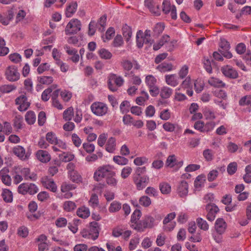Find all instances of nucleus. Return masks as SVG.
Instances as JSON below:
<instances>
[{
	"label": "nucleus",
	"mask_w": 251,
	"mask_h": 251,
	"mask_svg": "<svg viewBox=\"0 0 251 251\" xmlns=\"http://www.w3.org/2000/svg\"><path fill=\"white\" fill-rule=\"evenodd\" d=\"M193 83L190 76L186 77L181 84V87L183 88H192Z\"/></svg>",
	"instance_id": "obj_57"
},
{
	"label": "nucleus",
	"mask_w": 251,
	"mask_h": 251,
	"mask_svg": "<svg viewBox=\"0 0 251 251\" xmlns=\"http://www.w3.org/2000/svg\"><path fill=\"white\" fill-rule=\"evenodd\" d=\"M121 208V203L117 201H113L110 205L108 210L111 213L116 212Z\"/></svg>",
	"instance_id": "obj_41"
},
{
	"label": "nucleus",
	"mask_w": 251,
	"mask_h": 251,
	"mask_svg": "<svg viewBox=\"0 0 251 251\" xmlns=\"http://www.w3.org/2000/svg\"><path fill=\"white\" fill-rule=\"evenodd\" d=\"M25 120L29 125L33 124L36 120V116L32 111H28L25 115Z\"/></svg>",
	"instance_id": "obj_33"
},
{
	"label": "nucleus",
	"mask_w": 251,
	"mask_h": 251,
	"mask_svg": "<svg viewBox=\"0 0 251 251\" xmlns=\"http://www.w3.org/2000/svg\"><path fill=\"white\" fill-rule=\"evenodd\" d=\"M70 179L75 183H79L82 181V177L76 171H72L69 173Z\"/></svg>",
	"instance_id": "obj_39"
},
{
	"label": "nucleus",
	"mask_w": 251,
	"mask_h": 251,
	"mask_svg": "<svg viewBox=\"0 0 251 251\" xmlns=\"http://www.w3.org/2000/svg\"><path fill=\"white\" fill-rule=\"evenodd\" d=\"M240 106L251 107V95H246L242 97L239 101Z\"/></svg>",
	"instance_id": "obj_31"
},
{
	"label": "nucleus",
	"mask_w": 251,
	"mask_h": 251,
	"mask_svg": "<svg viewBox=\"0 0 251 251\" xmlns=\"http://www.w3.org/2000/svg\"><path fill=\"white\" fill-rule=\"evenodd\" d=\"M121 65L125 71H130L133 66V62L127 59H123L121 62Z\"/></svg>",
	"instance_id": "obj_46"
},
{
	"label": "nucleus",
	"mask_w": 251,
	"mask_h": 251,
	"mask_svg": "<svg viewBox=\"0 0 251 251\" xmlns=\"http://www.w3.org/2000/svg\"><path fill=\"white\" fill-rule=\"evenodd\" d=\"M13 153L22 160H27L30 156L28 152L25 153V149L21 146H16L12 149Z\"/></svg>",
	"instance_id": "obj_12"
},
{
	"label": "nucleus",
	"mask_w": 251,
	"mask_h": 251,
	"mask_svg": "<svg viewBox=\"0 0 251 251\" xmlns=\"http://www.w3.org/2000/svg\"><path fill=\"white\" fill-rule=\"evenodd\" d=\"M77 215L82 218L85 219L90 215V211L89 209L85 206L79 207L76 211Z\"/></svg>",
	"instance_id": "obj_26"
},
{
	"label": "nucleus",
	"mask_w": 251,
	"mask_h": 251,
	"mask_svg": "<svg viewBox=\"0 0 251 251\" xmlns=\"http://www.w3.org/2000/svg\"><path fill=\"white\" fill-rule=\"evenodd\" d=\"M164 27L165 26L164 24L161 23H157L153 28L154 35L158 36L163 32L164 29Z\"/></svg>",
	"instance_id": "obj_52"
},
{
	"label": "nucleus",
	"mask_w": 251,
	"mask_h": 251,
	"mask_svg": "<svg viewBox=\"0 0 251 251\" xmlns=\"http://www.w3.org/2000/svg\"><path fill=\"white\" fill-rule=\"evenodd\" d=\"M208 83L214 87L224 88L226 84L219 78L212 77L208 80Z\"/></svg>",
	"instance_id": "obj_24"
},
{
	"label": "nucleus",
	"mask_w": 251,
	"mask_h": 251,
	"mask_svg": "<svg viewBox=\"0 0 251 251\" xmlns=\"http://www.w3.org/2000/svg\"><path fill=\"white\" fill-rule=\"evenodd\" d=\"M46 140L50 143L54 144L57 143V138L55 134L52 132H49L46 134Z\"/></svg>",
	"instance_id": "obj_50"
},
{
	"label": "nucleus",
	"mask_w": 251,
	"mask_h": 251,
	"mask_svg": "<svg viewBox=\"0 0 251 251\" xmlns=\"http://www.w3.org/2000/svg\"><path fill=\"white\" fill-rule=\"evenodd\" d=\"M9 169L7 167H4L0 171V180L6 186L11 185L12 179L9 175Z\"/></svg>",
	"instance_id": "obj_13"
},
{
	"label": "nucleus",
	"mask_w": 251,
	"mask_h": 251,
	"mask_svg": "<svg viewBox=\"0 0 251 251\" xmlns=\"http://www.w3.org/2000/svg\"><path fill=\"white\" fill-rule=\"evenodd\" d=\"M54 166H50L48 170L49 174L52 176L55 175L58 171V167L60 166L59 161L58 160H54Z\"/></svg>",
	"instance_id": "obj_48"
},
{
	"label": "nucleus",
	"mask_w": 251,
	"mask_h": 251,
	"mask_svg": "<svg viewBox=\"0 0 251 251\" xmlns=\"http://www.w3.org/2000/svg\"><path fill=\"white\" fill-rule=\"evenodd\" d=\"M188 73V67L187 65H184L178 72V78L183 79Z\"/></svg>",
	"instance_id": "obj_55"
},
{
	"label": "nucleus",
	"mask_w": 251,
	"mask_h": 251,
	"mask_svg": "<svg viewBox=\"0 0 251 251\" xmlns=\"http://www.w3.org/2000/svg\"><path fill=\"white\" fill-rule=\"evenodd\" d=\"M173 90L167 86L163 87L160 92V95L163 99H168L172 95Z\"/></svg>",
	"instance_id": "obj_32"
},
{
	"label": "nucleus",
	"mask_w": 251,
	"mask_h": 251,
	"mask_svg": "<svg viewBox=\"0 0 251 251\" xmlns=\"http://www.w3.org/2000/svg\"><path fill=\"white\" fill-rule=\"evenodd\" d=\"M133 181L138 190H142L149 182V178L147 176H134Z\"/></svg>",
	"instance_id": "obj_9"
},
{
	"label": "nucleus",
	"mask_w": 251,
	"mask_h": 251,
	"mask_svg": "<svg viewBox=\"0 0 251 251\" xmlns=\"http://www.w3.org/2000/svg\"><path fill=\"white\" fill-rule=\"evenodd\" d=\"M141 216V212L139 210H135L131 218V222L133 224L137 222Z\"/></svg>",
	"instance_id": "obj_59"
},
{
	"label": "nucleus",
	"mask_w": 251,
	"mask_h": 251,
	"mask_svg": "<svg viewBox=\"0 0 251 251\" xmlns=\"http://www.w3.org/2000/svg\"><path fill=\"white\" fill-rule=\"evenodd\" d=\"M74 116V109L72 107H69L63 112V118L65 121H70Z\"/></svg>",
	"instance_id": "obj_42"
},
{
	"label": "nucleus",
	"mask_w": 251,
	"mask_h": 251,
	"mask_svg": "<svg viewBox=\"0 0 251 251\" xmlns=\"http://www.w3.org/2000/svg\"><path fill=\"white\" fill-rule=\"evenodd\" d=\"M14 16V14L12 10L0 14V23L5 25H8L10 21L13 18Z\"/></svg>",
	"instance_id": "obj_16"
},
{
	"label": "nucleus",
	"mask_w": 251,
	"mask_h": 251,
	"mask_svg": "<svg viewBox=\"0 0 251 251\" xmlns=\"http://www.w3.org/2000/svg\"><path fill=\"white\" fill-rule=\"evenodd\" d=\"M24 175L25 179H31L35 180L36 179V175L34 173H30V170L28 168H24L21 171Z\"/></svg>",
	"instance_id": "obj_35"
},
{
	"label": "nucleus",
	"mask_w": 251,
	"mask_h": 251,
	"mask_svg": "<svg viewBox=\"0 0 251 251\" xmlns=\"http://www.w3.org/2000/svg\"><path fill=\"white\" fill-rule=\"evenodd\" d=\"M170 36L168 35H164L158 43L153 45V49L154 50H158L165 43L170 41Z\"/></svg>",
	"instance_id": "obj_28"
},
{
	"label": "nucleus",
	"mask_w": 251,
	"mask_h": 251,
	"mask_svg": "<svg viewBox=\"0 0 251 251\" xmlns=\"http://www.w3.org/2000/svg\"><path fill=\"white\" fill-rule=\"evenodd\" d=\"M227 227V224L223 218H218L215 224V229L219 234H223Z\"/></svg>",
	"instance_id": "obj_15"
},
{
	"label": "nucleus",
	"mask_w": 251,
	"mask_h": 251,
	"mask_svg": "<svg viewBox=\"0 0 251 251\" xmlns=\"http://www.w3.org/2000/svg\"><path fill=\"white\" fill-rule=\"evenodd\" d=\"M6 78L10 81H15L20 78V73L14 66L8 67L5 72Z\"/></svg>",
	"instance_id": "obj_8"
},
{
	"label": "nucleus",
	"mask_w": 251,
	"mask_h": 251,
	"mask_svg": "<svg viewBox=\"0 0 251 251\" xmlns=\"http://www.w3.org/2000/svg\"><path fill=\"white\" fill-rule=\"evenodd\" d=\"M145 5L149 9L151 13L157 16L159 15L160 10L159 6L154 2L153 0H145Z\"/></svg>",
	"instance_id": "obj_18"
},
{
	"label": "nucleus",
	"mask_w": 251,
	"mask_h": 251,
	"mask_svg": "<svg viewBox=\"0 0 251 251\" xmlns=\"http://www.w3.org/2000/svg\"><path fill=\"white\" fill-rule=\"evenodd\" d=\"M159 188L161 192L163 194H169L171 190L170 185L166 182L161 183L159 185Z\"/></svg>",
	"instance_id": "obj_45"
},
{
	"label": "nucleus",
	"mask_w": 251,
	"mask_h": 251,
	"mask_svg": "<svg viewBox=\"0 0 251 251\" xmlns=\"http://www.w3.org/2000/svg\"><path fill=\"white\" fill-rule=\"evenodd\" d=\"M139 204L144 207H148L151 204V200L147 196H142L139 201Z\"/></svg>",
	"instance_id": "obj_51"
},
{
	"label": "nucleus",
	"mask_w": 251,
	"mask_h": 251,
	"mask_svg": "<svg viewBox=\"0 0 251 251\" xmlns=\"http://www.w3.org/2000/svg\"><path fill=\"white\" fill-rule=\"evenodd\" d=\"M74 155L69 152H63L61 154L59 155V157L62 161L67 162H70L74 158Z\"/></svg>",
	"instance_id": "obj_44"
},
{
	"label": "nucleus",
	"mask_w": 251,
	"mask_h": 251,
	"mask_svg": "<svg viewBox=\"0 0 251 251\" xmlns=\"http://www.w3.org/2000/svg\"><path fill=\"white\" fill-rule=\"evenodd\" d=\"M1 196L4 201L6 202H11L13 201V194L9 189H3Z\"/></svg>",
	"instance_id": "obj_29"
},
{
	"label": "nucleus",
	"mask_w": 251,
	"mask_h": 251,
	"mask_svg": "<svg viewBox=\"0 0 251 251\" xmlns=\"http://www.w3.org/2000/svg\"><path fill=\"white\" fill-rule=\"evenodd\" d=\"M114 167L109 165L100 166L94 174V179L97 181H99L110 175H114Z\"/></svg>",
	"instance_id": "obj_2"
},
{
	"label": "nucleus",
	"mask_w": 251,
	"mask_h": 251,
	"mask_svg": "<svg viewBox=\"0 0 251 251\" xmlns=\"http://www.w3.org/2000/svg\"><path fill=\"white\" fill-rule=\"evenodd\" d=\"M162 5L163 12L166 14L169 13L172 8L170 2L167 0H164Z\"/></svg>",
	"instance_id": "obj_62"
},
{
	"label": "nucleus",
	"mask_w": 251,
	"mask_h": 251,
	"mask_svg": "<svg viewBox=\"0 0 251 251\" xmlns=\"http://www.w3.org/2000/svg\"><path fill=\"white\" fill-rule=\"evenodd\" d=\"M100 229L99 223L92 222L90 223L87 228H83L81 230L80 234L82 237L94 241L99 237Z\"/></svg>",
	"instance_id": "obj_1"
},
{
	"label": "nucleus",
	"mask_w": 251,
	"mask_h": 251,
	"mask_svg": "<svg viewBox=\"0 0 251 251\" xmlns=\"http://www.w3.org/2000/svg\"><path fill=\"white\" fill-rule=\"evenodd\" d=\"M151 31L146 30L143 33L142 31L139 30L136 34L137 46L139 48H141L144 44H151L153 40L151 38Z\"/></svg>",
	"instance_id": "obj_3"
},
{
	"label": "nucleus",
	"mask_w": 251,
	"mask_h": 251,
	"mask_svg": "<svg viewBox=\"0 0 251 251\" xmlns=\"http://www.w3.org/2000/svg\"><path fill=\"white\" fill-rule=\"evenodd\" d=\"M182 161H178L175 155H169L167 159L166 164L168 167L172 168L175 166H177L179 167L182 165Z\"/></svg>",
	"instance_id": "obj_21"
},
{
	"label": "nucleus",
	"mask_w": 251,
	"mask_h": 251,
	"mask_svg": "<svg viewBox=\"0 0 251 251\" xmlns=\"http://www.w3.org/2000/svg\"><path fill=\"white\" fill-rule=\"evenodd\" d=\"M157 69L158 71L162 73L170 71L173 70V65L171 63L163 62L159 64Z\"/></svg>",
	"instance_id": "obj_30"
},
{
	"label": "nucleus",
	"mask_w": 251,
	"mask_h": 251,
	"mask_svg": "<svg viewBox=\"0 0 251 251\" xmlns=\"http://www.w3.org/2000/svg\"><path fill=\"white\" fill-rule=\"evenodd\" d=\"M52 91V90L50 88L45 90L42 94V100L44 101H48L50 97V94Z\"/></svg>",
	"instance_id": "obj_61"
},
{
	"label": "nucleus",
	"mask_w": 251,
	"mask_h": 251,
	"mask_svg": "<svg viewBox=\"0 0 251 251\" xmlns=\"http://www.w3.org/2000/svg\"><path fill=\"white\" fill-rule=\"evenodd\" d=\"M90 205L93 208L97 207L99 205L98 197L96 194L92 195L89 201Z\"/></svg>",
	"instance_id": "obj_54"
},
{
	"label": "nucleus",
	"mask_w": 251,
	"mask_h": 251,
	"mask_svg": "<svg viewBox=\"0 0 251 251\" xmlns=\"http://www.w3.org/2000/svg\"><path fill=\"white\" fill-rule=\"evenodd\" d=\"M113 161L119 165H126L128 163V159L121 156H115L113 157Z\"/></svg>",
	"instance_id": "obj_53"
},
{
	"label": "nucleus",
	"mask_w": 251,
	"mask_h": 251,
	"mask_svg": "<svg viewBox=\"0 0 251 251\" xmlns=\"http://www.w3.org/2000/svg\"><path fill=\"white\" fill-rule=\"evenodd\" d=\"M98 53L100 58L104 59H110L112 56V54L110 51L103 48L100 50Z\"/></svg>",
	"instance_id": "obj_38"
},
{
	"label": "nucleus",
	"mask_w": 251,
	"mask_h": 251,
	"mask_svg": "<svg viewBox=\"0 0 251 251\" xmlns=\"http://www.w3.org/2000/svg\"><path fill=\"white\" fill-rule=\"evenodd\" d=\"M37 158L41 162L47 163L49 162L51 159V156L49 153L44 150H39L36 153Z\"/></svg>",
	"instance_id": "obj_19"
},
{
	"label": "nucleus",
	"mask_w": 251,
	"mask_h": 251,
	"mask_svg": "<svg viewBox=\"0 0 251 251\" xmlns=\"http://www.w3.org/2000/svg\"><path fill=\"white\" fill-rule=\"evenodd\" d=\"M116 173L114 172V175H110L106 178V183L112 187H116L118 181L115 178Z\"/></svg>",
	"instance_id": "obj_43"
},
{
	"label": "nucleus",
	"mask_w": 251,
	"mask_h": 251,
	"mask_svg": "<svg viewBox=\"0 0 251 251\" xmlns=\"http://www.w3.org/2000/svg\"><path fill=\"white\" fill-rule=\"evenodd\" d=\"M42 183L43 185L46 187V188L50 190L53 192H55L56 191V185L52 180L46 178L42 181Z\"/></svg>",
	"instance_id": "obj_22"
},
{
	"label": "nucleus",
	"mask_w": 251,
	"mask_h": 251,
	"mask_svg": "<svg viewBox=\"0 0 251 251\" xmlns=\"http://www.w3.org/2000/svg\"><path fill=\"white\" fill-rule=\"evenodd\" d=\"M124 82V80L121 76L113 74H110L108 76V88L111 91H116L118 87L123 85Z\"/></svg>",
	"instance_id": "obj_4"
},
{
	"label": "nucleus",
	"mask_w": 251,
	"mask_h": 251,
	"mask_svg": "<svg viewBox=\"0 0 251 251\" xmlns=\"http://www.w3.org/2000/svg\"><path fill=\"white\" fill-rule=\"evenodd\" d=\"M77 7V2L73 1L67 7L66 10V16L67 17H71L75 12Z\"/></svg>",
	"instance_id": "obj_25"
},
{
	"label": "nucleus",
	"mask_w": 251,
	"mask_h": 251,
	"mask_svg": "<svg viewBox=\"0 0 251 251\" xmlns=\"http://www.w3.org/2000/svg\"><path fill=\"white\" fill-rule=\"evenodd\" d=\"M116 149V139L114 137L109 138L105 145V150L110 153H113Z\"/></svg>",
	"instance_id": "obj_23"
},
{
	"label": "nucleus",
	"mask_w": 251,
	"mask_h": 251,
	"mask_svg": "<svg viewBox=\"0 0 251 251\" xmlns=\"http://www.w3.org/2000/svg\"><path fill=\"white\" fill-rule=\"evenodd\" d=\"M15 103L19 105L18 109L20 111L26 110L30 106V103L27 101L26 97L23 95L16 99Z\"/></svg>",
	"instance_id": "obj_10"
},
{
	"label": "nucleus",
	"mask_w": 251,
	"mask_h": 251,
	"mask_svg": "<svg viewBox=\"0 0 251 251\" xmlns=\"http://www.w3.org/2000/svg\"><path fill=\"white\" fill-rule=\"evenodd\" d=\"M16 89V87L13 84L3 85L0 87V91L3 93H8Z\"/></svg>",
	"instance_id": "obj_47"
},
{
	"label": "nucleus",
	"mask_w": 251,
	"mask_h": 251,
	"mask_svg": "<svg viewBox=\"0 0 251 251\" xmlns=\"http://www.w3.org/2000/svg\"><path fill=\"white\" fill-rule=\"evenodd\" d=\"M76 207V205L75 202L71 201H66L63 203V209L67 212L72 211L75 210Z\"/></svg>",
	"instance_id": "obj_34"
},
{
	"label": "nucleus",
	"mask_w": 251,
	"mask_h": 251,
	"mask_svg": "<svg viewBox=\"0 0 251 251\" xmlns=\"http://www.w3.org/2000/svg\"><path fill=\"white\" fill-rule=\"evenodd\" d=\"M146 83L149 87L155 85L156 83V78L152 75H148L146 76L145 79Z\"/></svg>",
	"instance_id": "obj_56"
},
{
	"label": "nucleus",
	"mask_w": 251,
	"mask_h": 251,
	"mask_svg": "<svg viewBox=\"0 0 251 251\" xmlns=\"http://www.w3.org/2000/svg\"><path fill=\"white\" fill-rule=\"evenodd\" d=\"M81 29L80 22L77 19H73L67 24L65 28L67 35L75 34Z\"/></svg>",
	"instance_id": "obj_7"
},
{
	"label": "nucleus",
	"mask_w": 251,
	"mask_h": 251,
	"mask_svg": "<svg viewBox=\"0 0 251 251\" xmlns=\"http://www.w3.org/2000/svg\"><path fill=\"white\" fill-rule=\"evenodd\" d=\"M76 186L74 184L64 182L61 186V191L62 193H65L66 192H69L70 190H74Z\"/></svg>",
	"instance_id": "obj_49"
},
{
	"label": "nucleus",
	"mask_w": 251,
	"mask_h": 251,
	"mask_svg": "<svg viewBox=\"0 0 251 251\" xmlns=\"http://www.w3.org/2000/svg\"><path fill=\"white\" fill-rule=\"evenodd\" d=\"M198 227L201 230L207 231L209 229V225L207 222L201 218H198L196 220Z\"/></svg>",
	"instance_id": "obj_37"
},
{
	"label": "nucleus",
	"mask_w": 251,
	"mask_h": 251,
	"mask_svg": "<svg viewBox=\"0 0 251 251\" xmlns=\"http://www.w3.org/2000/svg\"><path fill=\"white\" fill-rule=\"evenodd\" d=\"M23 117L21 115L16 116L14 120V126L17 129H21L22 128Z\"/></svg>",
	"instance_id": "obj_58"
},
{
	"label": "nucleus",
	"mask_w": 251,
	"mask_h": 251,
	"mask_svg": "<svg viewBox=\"0 0 251 251\" xmlns=\"http://www.w3.org/2000/svg\"><path fill=\"white\" fill-rule=\"evenodd\" d=\"M221 72L226 77L235 79L238 77V72L229 65H226L221 68Z\"/></svg>",
	"instance_id": "obj_11"
},
{
	"label": "nucleus",
	"mask_w": 251,
	"mask_h": 251,
	"mask_svg": "<svg viewBox=\"0 0 251 251\" xmlns=\"http://www.w3.org/2000/svg\"><path fill=\"white\" fill-rule=\"evenodd\" d=\"M38 191L37 186L32 183H23L18 187V193L24 195L27 194L34 195L37 193Z\"/></svg>",
	"instance_id": "obj_5"
},
{
	"label": "nucleus",
	"mask_w": 251,
	"mask_h": 251,
	"mask_svg": "<svg viewBox=\"0 0 251 251\" xmlns=\"http://www.w3.org/2000/svg\"><path fill=\"white\" fill-rule=\"evenodd\" d=\"M132 227L139 232H143L147 228L143 219L132 224Z\"/></svg>",
	"instance_id": "obj_36"
},
{
	"label": "nucleus",
	"mask_w": 251,
	"mask_h": 251,
	"mask_svg": "<svg viewBox=\"0 0 251 251\" xmlns=\"http://www.w3.org/2000/svg\"><path fill=\"white\" fill-rule=\"evenodd\" d=\"M122 30L123 36L125 38L126 41L128 42L132 35L131 29L129 26L127 25H125L123 26Z\"/></svg>",
	"instance_id": "obj_40"
},
{
	"label": "nucleus",
	"mask_w": 251,
	"mask_h": 251,
	"mask_svg": "<svg viewBox=\"0 0 251 251\" xmlns=\"http://www.w3.org/2000/svg\"><path fill=\"white\" fill-rule=\"evenodd\" d=\"M178 77L176 74L167 75H165L166 83L172 87H175L179 84Z\"/></svg>",
	"instance_id": "obj_20"
},
{
	"label": "nucleus",
	"mask_w": 251,
	"mask_h": 251,
	"mask_svg": "<svg viewBox=\"0 0 251 251\" xmlns=\"http://www.w3.org/2000/svg\"><path fill=\"white\" fill-rule=\"evenodd\" d=\"M188 192V184L184 180L181 181L178 185L177 193L182 198L186 197Z\"/></svg>",
	"instance_id": "obj_17"
},
{
	"label": "nucleus",
	"mask_w": 251,
	"mask_h": 251,
	"mask_svg": "<svg viewBox=\"0 0 251 251\" xmlns=\"http://www.w3.org/2000/svg\"><path fill=\"white\" fill-rule=\"evenodd\" d=\"M195 129L201 132H204V123L203 121L198 120L196 121L194 125Z\"/></svg>",
	"instance_id": "obj_60"
},
{
	"label": "nucleus",
	"mask_w": 251,
	"mask_h": 251,
	"mask_svg": "<svg viewBox=\"0 0 251 251\" xmlns=\"http://www.w3.org/2000/svg\"><path fill=\"white\" fill-rule=\"evenodd\" d=\"M206 210L207 212V219L209 221H213L216 217V214L219 209L215 204H208L206 206Z\"/></svg>",
	"instance_id": "obj_14"
},
{
	"label": "nucleus",
	"mask_w": 251,
	"mask_h": 251,
	"mask_svg": "<svg viewBox=\"0 0 251 251\" xmlns=\"http://www.w3.org/2000/svg\"><path fill=\"white\" fill-rule=\"evenodd\" d=\"M46 121V115L45 112L41 111L38 114V123L40 126L44 125Z\"/></svg>",
	"instance_id": "obj_64"
},
{
	"label": "nucleus",
	"mask_w": 251,
	"mask_h": 251,
	"mask_svg": "<svg viewBox=\"0 0 251 251\" xmlns=\"http://www.w3.org/2000/svg\"><path fill=\"white\" fill-rule=\"evenodd\" d=\"M143 220L147 228H151L155 225V219L151 216H145Z\"/></svg>",
	"instance_id": "obj_27"
},
{
	"label": "nucleus",
	"mask_w": 251,
	"mask_h": 251,
	"mask_svg": "<svg viewBox=\"0 0 251 251\" xmlns=\"http://www.w3.org/2000/svg\"><path fill=\"white\" fill-rule=\"evenodd\" d=\"M237 164L236 162H232L230 163L227 168V171L228 173L231 175L234 174L237 171Z\"/></svg>",
	"instance_id": "obj_63"
},
{
	"label": "nucleus",
	"mask_w": 251,
	"mask_h": 251,
	"mask_svg": "<svg viewBox=\"0 0 251 251\" xmlns=\"http://www.w3.org/2000/svg\"><path fill=\"white\" fill-rule=\"evenodd\" d=\"M91 109L95 115L98 116H102L107 113L108 107L103 102H95L92 104Z\"/></svg>",
	"instance_id": "obj_6"
}]
</instances>
